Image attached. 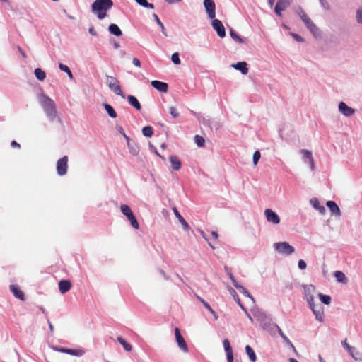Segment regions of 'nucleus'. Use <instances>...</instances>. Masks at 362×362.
<instances>
[{
  "mask_svg": "<svg viewBox=\"0 0 362 362\" xmlns=\"http://www.w3.org/2000/svg\"><path fill=\"white\" fill-rule=\"evenodd\" d=\"M113 2L112 0H95L91 6L92 12L102 20L107 16V12L112 8Z\"/></svg>",
  "mask_w": 362,
  "mask_h": 362,
  "instance_id": "nucleus-1",
  "label": "nucleus"
},
{
  "mask_svg": "<svg viewBox=\"0 0 362 362\" xmlns=\"http://www.w3.org/2000/svg\"><path fill=\"white\" fill-rule=\"evenodd\" d=\"M38 99L47 117L49 120L53 121L57 115L54 100L44 93L40 94Z\"/></svg>",
  "mask_w": 362,
  "mask_h": 362,
  "instance_id": "nucleus-2",
  "label": "nucleus"
},
{
  "mask_svg": "<svg viewBox=\"0 0 362 362\" xmlns=\"http://www.w3.org/2000/svg\"><path fill=\"white\" fill-rule=\"evenodd\" d=\"M273 246L278 253L284 255H290L295 252V248L288 242L275 243Z\"/></svg>",
  "mask_w": 362,
  "mask_h": 362,
  "instance_id": "nucleus-3",
  "label": "nucleus"
},
{
  "mask_svg": "<svg viewBox=\"0 0 362 362\" xmlns=\"http://www.w3.org/2000/svg\"><path fill=\"white\" fill-rule=\"evenodd\" d=\"M120 209L122 213L127 218L129 221L130 222L131 226L134 229H138L139 226V223L132 211L130 207L127 204H122L120 206Z\"/></svg>",
  "mask_w": 362,
  "mask_h": 362,
  "instance_id": "nucleus-4",
  "label": "nucleus"
},
{
  "mask_svg": "<svg viewBox=\"0 0 362 362\" xmlns=\"http://www.w3.org/2000/svg\"><path fill=\"white\" fill-rule=\"evenodd\" d=\"M309 307L314 313L315 319L319 322H322L324 320V308L320 304L316 305L315 302L310 303Z\"/></svg>",
  "mask_w": 362,
  "mask_h": 362,
  "instance_id": "nucleus-5",
  "label": "nucleus"
},
{
  "mask_svg": "<svg viewBox=\"0 0 362 362\" xmlns=\"http://www.w3.org/2000/svg\"><path fill=\"white\" fill-rule=\"evenodd\" d=\"M67 163L68 157L66 156L58 160L57 163V171L59 176H63L66 174L68 168Z\"/></svg>",
  "mask_w": 362,
  "mask_h": 362,
  "instance_id": "nucleus-6",
  "label": "nucleus"
},
{
  "mask_svg": "<svg viewBox=\"0 0 362 362\" xmlns=\"http://www.w3.org/2000/svg\"><path fill=\"white\" fill-rule=\"evenodd\" d=\"M175 335L176 342L179 346V348L185 353L188 352V346L185 342V339L182 336L179 328L176 327L175 329Z\"/></svg>",
  "mask_w": 362,
  "mask_h": 362,
  "instance_id": "nucleus-7",
  "label": "nucleus"
},
{
  "mask_svg": "<svg viewBox=\"0 0 362 362\" xmlns=\"http://www.w3.org/2000/svg\"><path fill=\"white\" fill-rule=\"evenodd\" d=\"M338 110L341 115L346 117L354 115L356 112L355 109L349 107L344 102H339Z\"/></svg>",
  "mask_w": 362,
  "mask_h": 362,
  "instance_id": "nucleus-8",
  "label": "nucleus"
},
{
  "mask_svg": "<svg viewBox=\"0 0 362 362\" xmlns=\"http://www.w3.org/2000/svg\"><path fill=\"white\" fill-rule=\"evenodd\" d=\"M291 3V0H278L274 8L275 13L279 16H281V12L286 10L290 6Z\"/></svg>",
  "mask_w": 362,
  "mask_h": 362,
  "instance_id": "nucleus-9",
  "label": "nucleus"
},
{
  "mask_svg": "<svg viewBox=\"0 0 362 362\" xmlns=\"http://www.w3.org/2000/svg\"><path fill=\"white\" fill-rule=\"evenodd\" d=\"M300 153L303 155V161L308 163L310 165L311 170L313 171L315 170V162L312 152L307 149H302Z\"/></svg>",
  "mask_w": 362,
  "mask_h": 362,
  "instance_id": "nucleus-10",
  "label": "nucleus"
},
{
  "mask_svg": "<svg viewBox=\"0 0 362 362\" xmlns=\"http://www.w3.org/2000/svg\"><path fill=\"white\" fill-rule=\"evenodd\" d=\"M264 215L268 222L276 225L280 223V217L273 210L270 209H266L264 211Z\"/></svg>",
  "mask_w": 362,
  "mask_h": 362,
  "instance_id": "nucleus-11",
  "label": "nucleus"
},
{
  "mask_svg": "<svg viewBox=\"0 0 362 362\" xmlns=\"http://www.w3.org/2000/svg\"><path fill=\"white\" fill-rule=\"evenodd\" d=\"M211 25L220 37L223 38L226 36L225 28L220 20L214 18Z\"/></svg>",
  "mask_w": 362,
  "mask_h": 362,
  "instance_id": "nucleus-12",
  "label": "nucleus"
},
{
  "mask_svg": "<svg viewBox=\"0 0 362 362\" xmlns=\"http://www.w3.org/2000/svg\"><path fill=\"white\" fill-rule=\"evenodd\" d=\"M204 6L208 13L209 17L211 19H214L216 16V5L214 1L213 0H204Z\"/></svg>",
  "mask_w": 362,
  "mask_h": 362,
  "instance_id": "nucleus-13",
  "label": "nucleus"
},
{
  "mask_svg": "<svg viewBox=\"0 0 362 362\" xmlns=\"http://www.w3.org/2000/svg\"><path fill=\"white\" fill-rule=\"evenodd\" d=\"M315 291V288L313 285H307L304 286V293L305 296V299L308 303H314V293Z\"/></svg>",
  "mask_w": 362,
  "mask_h": 362,
  "instance_id": "nucleus-14",
  "label": "nucleus"
},
{
  "mask_svg": "<svg viewBox=\"0 0 362 362\" xmlns=\"http://www.w3.org/2000/svg\"><path fill=\"white\" fill-rule=\"evenodd\" d=\"M296 13L302 20V21L305 23L306 27H308L312 23V20L308 16L305 11L303 9L302 7L299 6L296 9Z\"/></svg>",
  "mask_w": 362,
  "mask_h": 362,
  "instance_id": "nucleus-15",
  "label": "nucleus"
},
{
  "mask_svg": "<svg viewBox=\"0 0 362 362\" xmlns=\"http://www.w3.org/2000/svg\"><path fill=\"white\" fill-rule=\"evenodd\" d=\"M58 351L62 353H65L69 355L76 356H81L84 354V351L81 349H66V348H57L56 349Z\"/></svg>",
  "mask_w": 362,
  "mask_h": 362,
  "instance_id": "nucleus-16",
  "label": "nucleus"
},
{
  "mask_svg": "<svg viewBox=\"0 0 362 362\" xmlns=\"http://www.w3.org/2000/svg\"><path fill=\"white\" fill-rule=\"evenodd\" d=\"M151 86L162 93H166L168 91V86L166 83L155 80L151 81Z\"/></svg>",
  "mask_w": 362,
  "mask_h": 362,
  "instance_id": "nucleus-17",
  "label": "nucleus"
},
{
  "mask_svg": "<svg viewBox=\"0 0 362 362\" xmlns=\"http://www.w3.org/2000/svg\"><path fill=\"white\" fill-rule=\"evenodd\" d=\"M233 68L240 71L243 74L245 75L248 73L247 64L245 62H239L231 65Z\"/></svg>",
  "mask_w": 362,
  "mask_h": 362,
  "instance_id": "nucleus-18",
  "label": "nucleus"
},
{
  "mask_svg": "<svg viewBox=\"0 0 362 362\" xmlns=\"http://www.w3.org/2000/svg\"><path fill=\"white\" fill-rule=\"evenodd\" d=\"M326 205L329 209L332 214L337 216H341L340 209L334 201L327 202Z\"/></svg>",
  "mask_w": 362,
  "mask_h": 362,
  "instance_id": "nucleus-19",
  "label": "nucleus"
},
{
  "mask_svg": "<svg viewBox=\"0 0 362 362\" xmlns=\"http://www.w3.org/2000/svg\"><path fill=\"white\" fill-rule=\"evenodd\" d=\"M109 88L116 95L121 96L122 98H125L126 95L123 93L121 87L119 86V81L117 83H110L108 85Z\"/></svg>",
  "mask_w": 362,
  "mask_h": 362,
  "instance_id": "nucleus-20",
  "label": "nucleus"
},
{
  "mask_svg": "<svg viewBox=\"0 0 362 362\" xmlns=\"http://www.w3.org/2000/svg\"><path fill=\"white\" fill-rule=\"evenodd\" d=\"M71 288V284L69 280H62L59 282V289L62 293H65Z\"/></svg>",
  "mask_w": 362,
  "mask_h": 362,
  "instance_id": "nucleus-21",
  "label": "nucleus"
},
{
  "mask_svg": "<svg viewBox=\"0 0 362 362\" xmlns=\"http://www.w3.org/2000/svg\"><path fill=\"white\" fill-rule=\"evenodd\" d=\"M169 159L171 168L174 170H179L181 168V162L177 156H170Z\"/></svg>",
  "mask_w": 362,
  "mask_h": 362,
  "instance_id": "nucleus-22",
  "label": "nucleus"
},
{
  "mask_svg": "<svg viewBox=\"0 0 362 362\" xmlns=\"http://www.w3.org/2000/svg\"><path fill=\"white\" fill-rule=\"evenodd\" d=\"M173 210L175 216L177 218L180 223L182 224L183 228L185 230H188L189 229V224L187 223V221L185 220V218L180 215V214L179 213V211H177V209L175 207H174L173 209Z\"/></svg>",
  "mask_w": 362,
  "mask_h": 362,
  "instance_id": "nucleus-23",
  "label": "nucleus"
},
{
  "mask_svg": "<svg viewBox=\"0 0 362 362\" xmlns=\"http://www.w3.org/2000/svg\"><path fill=\"white\" fill-rule=\"evenodd\" d=\"M125 98L127 99L128 103L136 110H140L141 109V105L136 97L129 95H127Z\"/></svg>",
  "mask_w": 362,
  "mask_h": 362,
  "instance_id": "nucleus-24",
  "label": "nucleus"
},
{
  "mask_svg": "<svg viewBox=\"0 0 362 362\" xmlns=\"http://www.w3.org/2000/svg\"><path fill=\"white\" fill-rule=\"evenodd\" d=\"M311 205L314 209L319 211L321 214H324L326 211L325 208L323 206H321L318 199L317 198H313L310 200Z\"/></svg>",
  "mask_w": 362,
  "mask_h": 362,
  "instance_id": "nucleus-25",
  "label": "nucleus"
},
{
  "mask_svg": "<svg viewBox=\"0 0 362 362\" xmlns=\"http://www.w3.org/2000/svg\"><path fill=\"white\" fill-rule=\"evenodd\" d=\"M10 289L16 298L21 299L22 300H24V293L23 291L20 290V288L17 286L11 285L10 286Z\"/></svg>",
  "mask_w": 362,
  "mask_h": 362,
  "instance_id": "nucleus-26",
  "label": "nucleus"
},
{
  "mask_svg": "<svg viewBox=\"0 0 362 362\" xmlns=\"http://www.w3.org/2000/svg\"><path fill=\"white\" fill-rule=\"evenodd\" d=\"M108 30L111 34L115 36H121L122 35L120 28L115 23H112L109 25Z\"/></svg>",
  "mask_w": 362,
  "mask_h": 362,
  "instance_id": "nucleus-27",
  "label": "nucleus"
},
{
  "mask_svg": "<svg viewBox=\"0 0 362 362\" xmlns=\"http://www.w3.org/2000/svg\"><path fill=\"white\" fill-rule=\"evenodd\" d=\"M128 148L129 150V152L133 156H136L139 153V147L136 144V143L134 141H132L131 142H129L127 144Z\"/></svg>",
  "mask_w": 362,
  "mask_h": 362,
  "instance_id": "nucleus-28",
  "label": "nucleus"
},
{
  "mask_svg": "<svg viewBox=\"0 0 362 362\" xmlns=\"http://www.w3.org/2000/svg\"><path fill=\"white\" fill-rule=\"evenodd\" d=\"M245 351H246V354H247L249 358L252 362H255L257 360L256 354H255L254 350L252 349V348L250 346L247 345L245 346Z\"/></svg>",
  "mask_w": 362,
  "mask_h": 362,
  "instance_id": "nucleus-29",
  "label": "nucleus"
},
{
  "mask_svg": "<svg viewBox=\"0 0 362 362\" xmlns=\"http://www.w3.org/2000/svg\"><path fill=\"white\" fill-rule=\"evenodd\" d=\"M34 73L35 77L40 81H43L46 78V73L40 68H36Z\"/></svg>",
  "mask_w": 362,
  "mask_h": 362,
  "instance_id": "nucleus-30",
  "label": "nucleus"
},
{
  "mask_svg": "<svg viewBox=\"0 0 362 362\" xmlns=\"http://www.w3.org/2000/svg\"><path fill=\"white\" fill-rule=\"evenodd\" d=\"M307 28L310 30L314 37H317L320 35V30L314 23H312V24L307 27Z\"/></svg>",
  "mask_w": 362,
  "mask_h": 362,
  "instance_id": "nucleus-31",
  "label": "nucleus"
},
{
  "mask_svg": "<svg viewBox=\"0 0 362 362\" xmlns=\"http://www.w3.org/2000/svg\"><path fill=\"white\" fill-rule=\"evenodd\" d=\"M103 106L110 117H112V118L117 117V112H115L114 108L110 105H109L107 103H105L103 105Z\"/></svg>",
  "mask_w": 362,
  "mask_h": 362,
  "instance_id": "nucleus-32",
  "label": "nucleus"
},
{
  "mask_svg": "<svg viewBox=\"0 0 362 362\" xmlns=\"http://www.w3.org/2000/svg\"><path fill=\"white\" fill-rule=\"evenodd\" d=\"M59 69L62 71L66 72L69 78L71 80L74 79L73 74H72L71 71L70 70V69L66 65H65V64H64L62 63H59Z\"/></svg>",
  "mask_w": 362,
  "mask_h": 362,
  "instance_id": "nucleus-33",
  "label": "nucleus"
},
{
  "mask_svg": "<svg viewBox=\"0 0 362 362\" xmlns=\"http://www.w3.org/2000/svg\"><path fill=\"white\" fill-rule=\"evenodd\" d=\"M153 18H154L155 21L156 22V23L159 25V27L161 29V32L163 33V34L165 35V36H167V31H166V29L163 25V23L161 22V21L160 20V18H158V16H157V14L156 13H153Z\"/></svg>",
  "mask_w": 362,
  "mask_h": 362,
  "instance_id": "nucleus-34",
  "label": "nucleus"
},
{
  "mask_svg": "<svg viewBox=\"0 0 362 362\" xmlns=\"http://www.w3.org/2000/svg\"><path fill=\"white\" fill-rule=\"evenodd\" d=\"M117 340L126 351H130L132 349V345L127 343L122 337H118Z\"/></svg>",
  "mask_w": 362,
  "mask_h": 362,
  "instance_id": "nucleus-35",
  "label": "nucleus"
},
{
  "mask_svg": "<svg viewBox=\"0 0 362 362\" xmlns=\"http://www.w3.org/2000/svg\"><path fill=\"white\" fill-rule=\"evenodd\" d=\"M334 276L337 278V280L340 283H346V277L345 274L340 271H336L334 273Z\"/></svg>",
  "mask_w": 362,
  "mask_h": 362,
  "instance_id": "nucleus-36",
  "label": "nucleus"
},
{
  "mask_svg": "<svg viewBox=\"0 0 362 362\" xmlns=\"http://www.w3.org/2000/svg\"><path fill=\"white\" fill-rule=\"evenodd\" d=\"M142 134L146 137H151L153 134V129L151 126H146L142 129Z\"/></svg>",
  "mask_w": 362,
  "mask_h": 362,
  "instance_id": "nucleus-37",
  "label": "nucleus"
},
{
  "mask_svg": "<svg viewBox=\"0 0 362 362\" xmlns=\"http://www.w3.org/2000/svg\"><path fill=\"white\" fill-rule=\"evenodd\" d=\"M318 296H319L320 301L322 303H324L325 305H329L331 303V297L329 296L319 293Z\"/></svg>",
  "mask_w": 362,
  "mask_h": 362,
  "instance_id": "nucleus-38",
  "label": "nucleus"
},
{
  "mask_svg": "<svg viewBox=\"0 0 362 362\" xmlns=\"http://www.w3.org/2000/svg\"><path fill=\"white\" fill-rule=\"evenodd\" d=\"M230 35L231 38L238 43H243L244 40L232 29L230 30Z\"/></svg>",
  "mask_w": 362,
  "mask_h": 362,
  "instance_id": "nucleus-39",
  "label": "nucleus"
},
{
  "mask_svg": "<svg viewBox=\"0 0 362 362\" xmlns=\"http://www.w3.org/2000/svg\"><path fill=\"white\" fill-rule=\"evenodd\" d=\"M349 354L352 356V358L356 360V361H362V354L361 352L358 351L356 349H355V351H353V352H349Z\"/></svg>",
  "mask_w": 362,
  "mask_h": 362,
  "instance_id": "nucleus-40",
  "label": "nucleus"
},
{
  "mask_svg": "<svg viewBox=\"0 0 362 362\" xmlns=\"http://www.w3.org/2000/svg\"><path fill=\"white\" fill-rule=\"evenodd\" d=\"M223 345L224 350L226 354L233 352V349L230 346V341L228 339H224L223 341Z\"/></svg>",
  "mask_w": 362,
  "mask_h": 362,
  "instance_id": "nucleus-41",
  "label": "nucleus"
},
{
  "mask_svg": "<svg viewBox=\"0 0 362 362\" xmlns=\"http://www.w3.org/2000/svg\"><path fill=\"white\" fill-rule=\"evenodd\" d=\"M194 141L197 144V145L199 147L203 146L205 142L204 139L199 135H196L194 136Z\"/></svg>",
  "mask_w": 362,
  "mask_h": 362,
  "instance_id": "nucleus-42",
  "label": "nucleus"
},
{
  "mask_svg": "<svg viewBox=\"0 0 362 362\" xmlns=\"http://www.w3.org/2000/svg\"><path fill=\"white\" fill-rule=\"evenodd\" d=\"M356 19L358 24H362V6L357 9Z\"/></svg>",
  "mask_w": 362,
  "mask_h": 362,
  "instance_id": "nucleus-43",
  "label": "nucleus"
},
{
  "mask_svg": "<svg viewBox=\"0 0 362 362\" xmlns=\"http://www.w3.org/2000/svg\"><path fill=\"white\" fill-rule=\"evenodd\" d=\"M171 60L175 64H180V59L179 57V54L177 52H175L171 56Z\"/></svg>",
  "mask_w": 362,
  "mask_h": 362,
  "instance_id": "nucleus-44",
  "label": "nucleus"
},
{
  "mask_svg": "<svg viewBox=\"0 0 362 362\" xmlns=\"http://www.w3.org/2000/svg\"><path fill=\"white\" fill-rule=\"evenodd\" d=\"M260 157H261L260 152L259 151H255V153L253 154V158H252L254 165H256L257 164L258 161L260 159Z\"/></svg>",
  "mask_w": 362,
  "mask_h": 362,
  "instance_id": "nucleus-45",
  "label": "nucleus"
},
{
  "mask_svg": "<svg viewBox=\"0 0 362 362\" xmlns=\"http://www.w3.org/2000/svg\"><path fill=\"white\" fill-rule=\"evenodd\" d=\"M342 346L348 351V352L355 351V347L350 346L346 340L342 341Z\"/></svg>",
  "mask_w": 362,
  "mask_h": 362,
  "instance_id": "nucleus-46",
  "label": "nucleus"
},
{
  "mask_svg": "<svg viewBox=\"0 0 362 362\" xmlns=\"http://www.w3.org/2000/svg\"><path fill=\"white\" fill-rule=\"evenodd\" d=\"M283 339L285 341V343L288 346H289L296 354H297V351H296L295 346H293V344H292V342L290 341V339L286 336L284 337Z\"/></svg>",
  "mask_w": 362,
  "mask_h": 362,
  "instance_id": "nucleus-47",
  "label": "nucleus"
},
{
  "mask_svg": "<svg viewBox=\"0 0 362 362\" xmlns=\"http://www.w3.org/2000/svg\"><path fill=\"white\" fill-rule=\"evenodd\" d=\"M170 113L172 115L173 118H177L180 115L179 112H177V109L175 107H170Z\"/></svg>",
  "mask_w": 362,
  "mask_h": 362,
  "instance_id": "nucleus-48",
  "label": "nucleus"
},
{
  "mask_svg": "<svg viewBox=\"0 0 362 362\" xmlns=\"http://www.w3.org/2000/svg\"><path fill=\"white\" fill-rule=\"evenodd\" d=\"M119 81L114 76H107V85L108 86L110 83H117Z\"/></svg>",
  "mask_w": 362,
  "mask_h": 362,
  "instance_id": "nucleus-49",
  "label": "nucleus"
},
{
  "mask_svg": "<svg viewBox=\"0 0 362 362\" xmlns=\"http://www.w3.org/2000/svg\"><path fill=\"white\" fill-rule=\"evenodd\" d=\"M321 6L325 10H329L330 6L329 3L326 0H319Z\"/></svg>",
  "mask_w": 362,
  "mask_h": 362,
  "instance_id": "nucleus-50",
  "label": "nucleus"
},
{
  "mask_svg": "<svg viewBox=\"0 0 362 362\" xmlns=\"http://www.w3.org/2000/svg\"><path fill=\"white\" fill-rule=\"evenodd\" d=\"M298 268L300 269V270H304L306 269L307 267V264L306 262L303 260V259H300L298 261Z\"/></svg>",
  "mask_w": 362,
  "mask_h": 362,
  "instance_id": "nucleus-51",
  "label": "nucleus"
},
{
  "mask_svg": "<svg viewBox=\"0 0 362 362\" xmlns=\"http://www.w3.org/2000/svg\"><path fill=\"white\" fill-rule=\"evenodd\" d=\"M235 300L237 302V303L239 305V306L241 308V309L245 312V313H247V310L246 308H245V306L242 304L240 298H238V296H236V297L234 298Z\"/></svg>",
  "mask_w": 362,
  "mask_h": 362,
  "instance_id": "nucleus-52",
  "label": "nucleus"
},
{
  "mask_svg": "<svg viewBox=\"0 0 362 362\" xmlns=\"http://www.w3.org/2000/svg\"><path fill=\"white\" fill-rule=\"evenodd\" d=\"M291 36L298 42H302L304 41V39L299 35L296 33H291Z\"/></svg>",
  "mask_w": 362,
  "mask_h": 362,
  "instance_id": "nucleus-53",
  "label": "nucleus"
},
{
  "mask_svg": "<svg viewBox=\"0 0 362 362\" xmlns=\"http://www.w3.org/2000/svg\"><path fill=\"white\" fill-rule=\"evenodd\" d=\"M197 299L202 303V305L204 306L205 308H206V309L209 308L210 305L206 301H205L203 298H202L199 296H197Z\"/></svg>",
  "mask_w": 362,
  "mask_h": 362,
  "instance_id": "nucleus-54",
  "label": "nucleus"
},
{
  "mask_svg": "<svg viewBox=\"0 0 362 362\" xmlns=\"http://www.w3.org/2000/svg\"><path fill=\"white\" fill-rule=\"evenodd\" d=\"M132 62L136 66L141 67V62L138 58L134 57Z\"/></svg>",
  "mask_w": 362,
  "mask_h": 362,
  "instance_id": "nucleus-55",
  "label": "nucleus"
},
{
  "mask_svg": "<svg viewBox=\"0 0 362 362\" xmlns=\"http://www.w3.org/2000/svg\"><path fill=\"white\" fill-rule=\"evenodd\" d=\"M227 362H233V354L232 353L226 354Z\"/></svg>",
  "mask_w": 362,
  "mask_h": 362,
  "instance_id": "nucleus-56",
  "label": "nucleus"
},
{
  "mask_svg": "<svg viewBox=\"0 0 362 362\" xmlns=\"http://www.w3.org/2000/svg\"><path fill=\"white\" fill-rule=\"evenodd\" d=\"M137 4H139L140 6L144 7L146 4H147V0H135Z\"/></svg>",
  "mask_w": 362,
  "mask_h": 362,
  "instance_id": "nucleus-57",
  "label": "nucleus"
},
{
  "mask_svg": "<svg viewBox=\"0 0 362 362\" xmlns=\"http://www.w3.org/2000/svg\"><path fill=\"white\" fill-rule=\"evenodd\" d=\"M88 32L89 33L93 35V36H96L97 35V32L95 31V30L94 29V28L92 26L90 27L89 29H88Z\"/></svg>",
  "mask_w": 362,
  "mask_h": 362,
  "instance_id": "nucleus-58",
  "label": "nucleus"
},
{
  "mask_svg": "<svg viewBox=\"0 0 362 362\" xmlns=\"http://www.w3.org/2000/svg\"><path fill=\"white\" fill-rule=\"evenodd\" d=\"M150 148L152 151H153L158 156H159L160 158H163L157 151L156 148L151 144H150Z\"/></svg>",
  "mask_w": 362,
  "mask_h": 362,
  "instance_id": "nucleus-59",
  "label": "nucleus"
},
{
  "mask_svg": "<svg viewBox=\"0 0 362 362\" xmlns=\"http://www.w3.org/2000/svg\"><path fill=\"white\" fill-rule=\"evenodd\" d=\"M47 323H48L49 328L50 331L53 332L54 331V327H53L52 324L51 323L50 320H49V318H47Z\"/></svg>",
  "mask_w": 362,
  "mask_h": 362,
  "instance_id": "nucleus-60",
  "label": "nucleus"
},
{
  "mask_svg": "<svg viewBox=\"0 0 362 362\" xmlns=\"http://www.w3.org/2000/svg\"><path fill=\"white\" fill-rule=\"evenodd\" d=\"M18 50L22 54V56L23 57H25V58L26 57V54H25V52L21 49V47L20 46H18Z\"/></svg>",
  "mask_w": 362,
  "mask_h": 362,
  "instance_id": "nucleus-61",
  "label": "nucleus"
},
{
  "mask_svg": "<svg viewBox=\"0 0 362 362\" xmlns=\"http://www.w3.org/2000/svg\"><path fill=\"white\" fill-rule=\"evenodd\" d=\"M240 293L244 294L245 293H247V290L243 286H239V288L238 289Z\"/></svg>",
  "mask_w": 362,
  "mask_h": 362,
  "instance_id": "nucleus-62",
  "label": "nucleus"
},
{
  "mask_svg": "<svg viewBox=\"0 0 362 362\" xmlns=\"http://www.w3.org/2000/svg\"><path fill=\"white\" fill-rule=\"evenodd\" d=\"M11 145L12 147L20 148V144H18L16 141H13Z\"/></svg>",
  "mask_w": 362,
  "mask_h": 362,
  "instance_id": "nucleus-63",
  "label": "nucleus"
},
{
  "mask_svg": "<svg viewBox=\"0 0 362 362\" xmlns=\"http://www.w3.org/2000/svg\"><path fill=\"white\" fill-rule=\"evenodd\" d=\"M144 7L147 8H150V9H153L154 8L153 4H151V3H148V2H147V4H146V6Z\"/></svg>",
  "mask_w": 362,
  "mask_h": 362,
  "instance_id": "nucleus-64",
  "label": "nucleus"
}]
</instances>
